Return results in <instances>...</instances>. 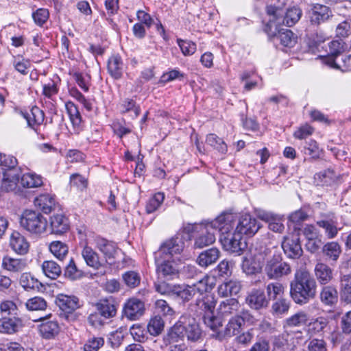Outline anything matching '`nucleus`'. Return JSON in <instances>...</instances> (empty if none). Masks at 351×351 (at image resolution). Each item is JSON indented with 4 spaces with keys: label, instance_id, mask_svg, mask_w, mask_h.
I'll use <instances>...</instances> for the list:
<instances>
[{
    "label": "nucleus",
    "instance_id": "obj_1",
    "mask_svg": "<svg viewBox=\"0 0 351 351\" xmlns=\"http://www.w3.org/2000/svg\"><path fill=\"white\" fill-rule=\"evenodd\" d=\"M317 285L310 272L304 268L298 269L290 283V295L298 304H307L316 294Z\"/></svg>",
    "mask_w": 351,
    "mask_h": 351
},
{
    "label": "nucleus",
    "instance_id": "obj_2",
    "mask_svg": "<svg viewBox=\"0 0 351 351\" xmlns=\"http://www.w3.org/2000/svg\"><path fill=\"white\" fill-rule=\"evenodd\" d=\"M201 330L195 319L184 315L170 328L163 339L166 346L178 342L186 336L189 341H197L201 337Z\"/></svg>",
    "mask_w": 351,
    "mask_h": 351
},
{
    "label": "nucleus",
    "instance_id": "obj_3",
    "mask_svg": "<svg viewBox=\"0 0 351 351\" xmlns=\"http://www.w3.org/2000/svg\"><path fill=\"white\" fill-rule=\"evenodd\" d=\"M266 10L269 16L267 30L274 35L276 34L278 26L285 24L291 27L299 21L302 14L301 10L296 7L288 9L286 13L279 5H267Z\"/></svg>",
    "mask_w": 351,
    "mask_h": 351
},
{
    "label": "nucleus",
    "instance_id": "obj_4",
    "mask_svg": "<svg viewBox=\"0 0 351 351\" xmlns=\"http://www.w3.org/2000/svg\"><path fill=\"white\" fill-rule=\"evenodd\" d=\"M214 279L205 276L197 282L192 285H178L175 298H179L184 302L189 301L197 294L202 295L213 287Z\"/></svg>",
    "mask_w": 351,
    "mask_h": 351
},
{
    "label": "nucleus",
    "instance_id": "obj_5",
    "mask_svg": "<svg viewBox=\"0 0 351 351\" xmlns=\"http://www.w3.org/2000/svg\"><path fill=\"white\" fill-rule=\"evenodd\" d=\"M264 254L265 258L268 259L265 267V272L269 279H278L291 273L289 265L281 262L279 256H271V251L269 249H265Z\"/></svg>",
    "mask_w": 351,
    "mask_h": 351
},
{
    "label": "nucleus",
    "instance_id": "obj_6",
    "mask_svg": "<svg viewBox=\"0 0 351 351\" xmlns=\"http://www.w3.org/2000/svg\"><path fill=\"white\" fill-rule=\"evenodd\" d=\"M20 224L31 233L42 234L47 229V221L40 213L27 210L23 213Z\"/></svg>",
    "mask_w": 351,
    "mask_h": 351
},
{
    "label": "nucleus",
    "instance_id": "obj_7",
    "mask_svg": "<svg viewBox=\"0 0 351 351\" xmlns=\"http://www.w3.org/2000/svg\"><path fill=\"white\" fill-rule=\"evenodd\" d=\"M316 224L324 230L325 235L328 239L335 238L341 229L339 227L335 215L330 212L322 213L316 221Z\"/></svg>",
    "mask_w": 351,
    "mask_h": 351
},
{
    "label": "nucleus",
    "instance_id": "obj_8",
    "mask_svg": "<svg viewBox=\"0 0 351 351\" xmlns=\"http://www.w3.org/2000/svg\"><path fill=\"white\" fill-rule=\"evenodd\" d=\"M156 262L157 265L156 271L159 276L171 279L178 274L180 259L160 258L156 254Z\"/></svg>",
    "mask_w": 351,
    "mask_h": 351
},
{
    "label": "nucleus",
    "instance_id": "obj_9",
    "mask_svg": "<svg viewBox=\"0 0 351 351\" xmlns=\"http://www.w3.org/2000/svg\"><path fill=\"white\" fill-rule=\"evenodd\" d=\"M260 228L261 225L257 219L250 214L245 213L239 218L234 231L241 236L252 237Z\"/></svg>",
    "mask_w": 351,
    "mask_h": 351
},
{
    "label": "nucleus",
    "instance_id": "obj_10",
    "mask_svg": "<svg viewBox=\"0 0 351 351\" xmlns=\"http://www.w3.org/2000/svg\"><path fill=\"white\" fill-rule=\"evenodd\" d=\"M242 239L243 236L234 231L233 234L221 236L220 242L226 251L240 255L246 247V243Z\"/></svg>",
    "mask_w": 351,
    "mask_h": 351
},
{
    "label": "nucleus",
    "instance_id": "obj_11",
    "mask_svg": "<svg viewBox=\"0 0 351 351\" xmlns=\"http://www.w3.org/2000/svg\"><path fill=\"white\" fill-rule=\"evenodd\" d=\"M195 228L199 232V234L195 239V247L203 248L215 241V230L211 228L208 221L196 225Z\"/></svg>",
    "mask_w": 351,
    "mask_h": 351
},
{
    "label": "nucleus",
    "instance_id": "obj_12",
    "mask_svg": "<svg viewBox=\"0 0 351 351\" xmlns=\"http://www.w3.org/2000/svg\"><path fill=\"white\" fill-rule=\"evenodd\" d=\"M80 246L81 256L87 266L95 269H98L103 266L99 254L91 247L88 240L80 242Z\"/></svg>",
    "mask_w": 351,
    "mask_h": 351
},
{
    "label": "nucleus",
    "instance_id": "obj_13",
    "mask_svg": "<svg viewBox=\"0 0 351 351\" xmlns=\"http://www.w3.org/2000/svg\"><path fill=\"white\" fill-rule=\"evenodd\" d=\"M93 241L96 247L103 254L106 263L112 265L117 253V245L100 236L94 237Z\"/></svg>",
    "mask_w": 351,
    "mask_h": 351
},
{
    "label": "nucleus",
    "instance_id": "obj_14",
    "mask_svg": "<svg viewBox=\"0 0 351 351\" xmlns=\"http://www.w3.org/2000/svg\"><path fill=\"white\" fill-rule=\"evenodd\" d=\"M208 222L211 228L221 233V236H227L234 226L235 216L232 213H223Z\"/></svg>",
    "mask_w": 351,
    "mask_h": 351
},
{
    "label": "nucleus",
    "instance_id": "obj_15",
    "mask_svg": "<svg viewBox=\"0 0 351 351\" xmlns=\"http://www.w3.org/2000/svg\"><path fill=\"white\" fill-rule=\"evenodd\" d=\"M257 217L268 223V228L277 233H282L285 230L283 216L266 210H259Z\"/></svg>",
    "mask_w": 351,
    "mask_h": 351
},
{
    "label": "nucleus",
    "instance_id": "obj_16",
    "mask_svg": "<svg viewBox=\"0 0 351 351\" xmlns=\"http://www.w3.org/2000/svg\"><path fill=\"white\" fill-rule=\"evenodd\" d=\"M184 245L181 239L178 237L173 238L165 242L157 252V255L160 258H174L173 256L180 254L183 249Z\"/></svg>",
    "mask_w": 351,
    "mask_h": 351
},
{
    "label": "nucleus",
    "instance_id": "obj_17",
    "mask_svg": "<svg viewBox=\"0 0 351 351\" xmlns=\"http://www.w3.org/2000/svg\"><path fill=\"white\" fill-rule=\"evenodd\" d=\"M144 302L138 298H132L127 300L123 306V313L130 320L139 319L145 313Z\"/></svg>",
    "mask_w": 351,
    "mask_h": 351
},
{
    "label": "nucleus",
    "instance_id": "obj_18",
    "mask_svg": "<svg viewBox=\"0 0 351 351\" xmlns=\"http://www.w3.org/2000/svg\"><path fill=\"white\" fill-rule=\"evenodd\" d=\"M282 247L285 254L291 258H299L303 252L298 235L295 234L284 238Z\"/></svg>",
    "mask_w": 351,
    "mask_h": 351
},
{
    "label": "nucleus",
    "instance_id": "obj_19",
    "mask_svg": "<svg viewBox=\"0 0 351 351\" xmlns=\"http://www.w3.org/2000/svg\"><path fill=\"white\" fill-rule=\"evenodd\" d=\"M265 259L264 251L254 254L251 258H245L242 263V269L247 275L260 273Z\"/></svg>",
    "mask_w": 351,
    "mask_h": 351
},
{
    "label": "nucleus",
    "instance_id": "obj_20",
    "mask_svg": "<svg viewBox=\"0 0 351 351\" xmlns=\"http://www.w3.org/2000/svg\"><path fill=\"white\" fill-rule=\"evenodd\" d=\"M245 302L251 308L260 310L268 306L269 300L267 299L263 290L252 289L247 293Z\"/></svg>",
    "mask_w": 351,
    "mask_h": 351
},
{
    "label": "nucleus",
    "instance_id": "obj_21",
    "mask_svg": "<svg viewBox=\"0 0 351 351\" xmlns=\"http://www.w3.org/2000/svg\"><path fill=\"white\" fill-rule=\"evenodd\" d=\"M56 302L62 311L67 313H73L82 306L76 296L64 294L58 295Z\"/></svg>",
    "mask_w": 351,
    "mask_h": 351
},
{
    "label": "nucleus",
    "instance_id": "obj_22",
    "mask_svg": "<svg viewBox=\"0 0 351 351\" xmlns=\"http://www.w3.org/2000/svg\"><path fill=\"white\" fill-rule=\"evenodd\" d=\"M332 16L329 7L322 4H314L310 12V20L312 24L319 25L327 21Z\"/></svg>",
    "mask_w": 351,
    "mask_h": 351
},
{
    "label": "nucleus",
    "instance_id": "obj_23",
    "mask_svg": "<svg viewBox=\"0 0 351 351\" xmlns=\"http://www.w3.org/2000/svg\"><path fill=\"white\" fill-rule=\"evenodd\" d=\"M10 245L14 252L20 255L27 254L29 249V243L17 231L13 232L10 235Z\"/></svg>",
    "mask_w": 351,
    "mask_h": 351
},
{
    "label": "nucleus",
    "instance_id": "obj_24",
    "mask_svg": "<svg viewBox=\"0 0 351 351\" xmlns=\"http://www.w3.org/2000/svg\"><path fill=\"white\" fill-rule=\"evenodd\" d=\"M241 282L231 279L223 282L217 288L218 295L221 298H228L237 295L241 290Z\"/></svg>",
    "mask_w": 351,
    "mask_h": 351
},
{
    "label": "nucleus",
    "instance_id": "obj_25",
    "mask_svg": "<svg viewBox=\"0 0 351 351\" xmlns=\"http://www.w3.org/2000/svg\"><path fill=\"white\" fill-rule=\"evenodd\" d=\"M315 276L321 285L329 283L333 278V269L326 263L319 261L314 269Z\"/></svg>",
    "mask_w": 351,
    "mask_h": 351
},
{
    "label": "nucleus",
    "instance_id": "obj_26",
    "mask_svg": "<svg viewBox=\"0 0 351 351\" xmlns=\"http://www.w3.org/2000/svg\"><path fill=\"white\" fill-rule=\"evenodd\" d=\"M2 266L4 269L8 271L19 273L26 269L27 262L25 258H18L6 256L3 258Z\"/></svg>",
    "mask_w": 351,
    "mask_h": 351
},
{
    "label": "nucleus",
    "instance_id": "obj_27",
    "mask_svg": "<svg viewBox=\"0 0 351 351\" xmlns=\"http://www.w3.org/2000/svg\"><path fill=\"white\" fill-rule=\"evenodd\" d=\"M216 305V300L213 295L206 294L202 299H197L195 306L198 308L195 310L197 314H208L213 313Z\"/></svg>",
    "mask_w": 351,
    "mask_h": 351
},
{
    "label": "nucleus",
    "instance_id": "obj_28",
    "mask_svg": "<svg viewBox=\"0 0 351 351\" xmlns=\"http://www.w3.org/2000/svg\"><path fill=\"white\" fill-rule=\"evenodd\" d=\"M21 114L27 121L28 126L35 131H36V127L41 125L44 121V112L37 106H34L29 112H21Z\"/></svg>",
    "mask_w": 351,
    "mask_h": 351
},
{
    "label": "nucleus",
    "instance_id": "obj_29",
    "mask_svg": "<svg viewBox=\"0 0 351 351\" xmlns=\"http://www.w3.org/2000/svg\"><path fill=\"white\" fill-rule=\"evenodd\" d=\"M42 322L39 326V332L45 339H51L59 332V325L55 320H48L45 317L40 319Z\"/></svg>",
    "mask_w": 351,
    "mask_h": 351
},
{
    "label": "nucleus",
    "instance_id": "obj_30",
    "mask_svg": "<svg viewBox=\"0 0 351 351\" xmlns=\"http://www.w3.org/2000/svg\"><path fill=\"white\" fill-rule=\"evenodd\" d=\"M242 326L240 319L236 315L233 316L229 319L224 330L217 333V338L223 339L233 337L240 332Z\"/></svg>",
    "mask_w": 351,
    "mask_h": 351
},
{
    "label": "nucleus",
    "instance_id": "obj_31",
    "mask_svg": "<svg viewBox=\"0 0 351 351\" xmlns=\"http://www.w3.org/2000/svg\"><path fill=\"white\" fill-rule=\"evenodd\" d=\"M50 225L52 232L57 234H63L69 228V219L62 213L53 215L51 217Z\"/></svg>",
    "mask_w": 351,
    "mask_h": 351
},
{
    "label": "nucleus",
    "instance_id": "obj_32",
    "mask_svg": "<svg viewBox=\"0 0 351 351\" xmlns=\"http://www.w3.org/2000/svg\"><path fill=\"white\" fill-rule=\"evenodd\" d=\"M219 256V250L216 247H212L200 253L197 258V263L199 266L206 267L214 264Z\"/></svg>",
    "mask_w": 351,
    "mask_h": 351
},
{
    "label": "nucleus",
    "instance_id": "obj_33",
    "mask_svg": "<svg viewBox=\"0 0 351 351\" xmlns=\"http://www.w3.org/2000/svg\"><path fill=\"white\" fill-rule=\"evenodd\" d=\"M320 59L330 68L339 69L343 72L351 71V55L342 58L341 63L339 62L337 59H332L330 57H320Z\"/></svg>",
    "mask_w": 351,
    "mask_h": 351
},
{
    "label": "nucleus",
    "instance_id": "obj_34",
    "mask_svg": "<svg viewBox=\"0 0 351 351\" xmlns=\"http://www.w3.org/2000/svg\"><path fill=\"white\" fill-rule=\"evenodd\" d=\"M269 35L277 37L280 43L285 47H293L297 42V36L289 29L280 28L278 26L276 34H271L267 30Z\"/></svg>",
    "mask_w": 351,
    "mask_h": 351
},
{
    "label": "nucleus",
    "instance_id": "obj_35",
    "mask_svg": "<svg viewBox=\"0 0 351 351\" xmlns=\"http://www.w3.org/2000/svg\"><path fill=\"white\" fill-rule=\"evenodd\" d=\"M34 204L43 213L47 214L51 213L55 207L56 201L51 195L42 194L35 199Z\"/></svg>",
    "mask_w": 351,
    "mask_h": 351
},
{
    "label": "nucleus",
    "instance_id": "obj_36",
    "mask_svg": "<svg viewBox=\"0 0 351 351\" xmlns=\"http://www.w3.org/2000/svg\"><path fill=\"white\" fill-rule=\"evenodd\" d=\"M108 70L114 78L119 79L121 77L123 71V63L120 56L113 55L109 58Z\"/></svg>",
    "mask_w": 351,
    "mask_h": 351
},
{
    "label": "nucleus",
    "instance_id": "obj_37",
    "mask_svg": "<svg viewBox=\"0 0 351 351\" xmlns=\"http://www.w3.org/2000/svg\"><path fill=\"white\" fill-rule=\"evenodd\" d=\"M19 177L15 170H8L3 172V178L1 182V189L5 191H11L15 189Z\"/></svg>",
    "mask_w": 351,
    "mask_h": 351
},
{
    "label": "nucleus",
    "instance_id": "obj_38",
    "mask_svg": "<svg viewBox=\"0 0 351 351\" xmlns=\"http://www.w3.org/2000/svg\"><path fill=\"white\" fill-rule=\"evenodd\" d=\"M328 324V320L324 317L313 319L308 324L307 332L310 336L322 335Z\"/></svg>",
    "mask_w": 351,
    "mask_h": 351
},
{
    "label": "nucleus",
    "instance_id": "obj_39",
    "mask_svg": "<svg viewBox=\"0 0 351 351\" xmlns=\"http://www.w3.org/2000/svg\"><path fill=\"white\" fill-rule=\"evenodd\" d=\"M240 307L238 300L235 298L227 299L222 301L218 308V313L221 316H228L235 313Z\"/></svg>",
    "mask_w": 351,
    "mask_h": 351
},
{
    "label": "nucleus",
    "instance_id": "obj_40",
    "mask_svg": "<svg viewBox=\"0 0 351 351\" xmlns=\"http://www.w3.org/2000/svg\"><path fill=\"white\" fill-rule=\"evenodd\" d=\"M41 267L44 274L51 279H56L62 273L60 266L53 261H44Z\"/></svg>",
    "mask_w": 351,
    "mask_h": 351
},
{
    "label": "nucleus",
    "instance_id": "obj_41",
    "mask_svg": "<svg viewBox=\"0 0 351 351\" xmlns=\"http://www.w3.org/2000/svg\"><path fill=\"white\" fill-rule=\"evenodd\" d=\"M322 252L329 260L337 261L341 253V248L338 243L331 241L323 246Z\"/></svg>",
    "mask_w": 351,
    "mask_h": 351
},
{
    "label": "nucleus",
    "instance_id": "obj_42",
    "mask_svg": "<svg viewBox=\"0 0 351 351\" xmlns=\"http://www.w3.org/2000/svg\"><path fill=\"white\" fill-rule=\"evenodd\" d=\"M338 294L336 289L327 286L322 289L320 293L321 301L326 305L331 306L337 302Z\"/></svg>",
    "mask_w": 351,
    "mask_h": 351
},
{
    "label": "nucleus",
    "instance_id": "obj_43",
    "mask_svg": "<svg viewBox=\"0 0 351 351\" xmlns=\"http://www.w3.org/2000/svg\"><path fill=\"white\" fill-rule=\"evenodd\" d=\"M23 187L36 188L43 185V178L34 173H27L23 175L21 180Z\"/></svg>",
    "mask_w": 351,
    "mask_h": 351
},
{
    "label": "nucleus",
    "instance_id": "obj_44",
    "mask_svg": "<svg viewBox=\"0 0 351 351\" xmlns=\"http://www.w3.org/2000/svg\"><path fill=\"white\" fill-rule=\"evenodd\" d=\"M19 320L15 317L0 319V332L5 334H12L19 329Z\"/></svg>",
    "mask_w": 351,
    "mask_h": 351
},
{
    "label": "nucleus",
    "instance_id": "obj_45",
    "mask_svg": "<svg viewBox=\"0 0 351 351\" xmlns=\"http://www.w3.org/2000/svg\"><path fill=\"white\" fill-rule=\"evenodd\" d=\"M341 300L345 302L351 300V274L342 275L340 278Z\"/></svg>",
    "mask_w": 351,
    "mask_h": 351
},
{
    "label": "nucleus",
    "instance_id": "obj_46",
    "mask_svg": "<svg viewBox=\"0 0 351 351\" xmlns=\"http://www.w3.org/2000/svg\"><path fill=\"white\" fill-rule=\"evenodd\" d=\"M49 248L52 254L60 261L63 260L69 252L67 245L59 241L51 242Z\"/></svg>",
    "mask_w": 351,
    "mask_h": 351
},
{
    "label": "nucleus",
    "instance_id": "obj_47",
    "mask_svg": "<svg viewBox=\"0 0 351 351\" xmlns=\"http://www.w3.org/2000/svg\"><path fill=\"white\" fill-rule=\"evenodd\" d=\"M96 308L100 315L105 319L112 317L116 314V308L108 300H101L96 304Z\"/></svg>",
    "mask_w": 351,
    "mask_h": 351
},
{
    "label": "nucleus",
    "instance_id": "obj_48",
    "mask_svg": "<svg viewBox=\"0 0 351 351\" xmlns=\"http://www.w3.org/2000/svg\"><path fill=\"white\" fill-rule=\"evenodd\" d=\"M165 322L161 317L156 315L151 318L147 328L148 332L153 336L159 335L164 330Z\"/></svg>",
    "mask_w": 351,
    "mask_h": 351
},
{
    "label": "nucleus",
    "instance_id": "obj_49",
    "mask_svg": "<svg viewBox=\"0 0 351 351\" xmlns=\"http://www.w3.org/2000/svg\"><path fill=\"white\" fill-rule=\"evenodd\" d=\"M304 234L306 238L308 240L306 244L307 247L311 250V252H315L318 249V245H315V239L318 237V230L313 225H307L303 230Z\"/></svg>",
    "mask_w": 351,
    "mask_h": 351
},
{
    "label": "nucleus",
    "instance_id": "obj_50",
    "mask_svg": "<svg viewBox=\"0 0 351 351\" xmlns=\"http://www.w3.org/2000/svg\"><path fill=\"white\" fill-rule=\"evenodd\" d=\"M329 54L326 57H330L332 59L336 58L347 50L348 46L341 40H334L329 43Z\"/></svg>",
    "mask_w": 351,
    "mask_h": 351
},
{
    "label": "nucleus",
    "instance_id": "obj_51",
    "mask_svg": "<svg viewBox=\"0 0 351 351\" xmlns=\"http://www.w3.org/2000/svg\"><path fill=\"white\" fill-rule=\"evenodd\" d=\"M206 142L208 145L221 154H226L228 151L227 145L223 140L215 134H208Z\"/></svg>",
    "mask_w": 351,
    "mask_h": 351
},
{
    "label": "nucleus",
    "instance_id": "obj_52",
    "mask_svg": "<svg viewBox=\"0 0 351 351\" xmlns=\"http://www.w3.org/2000/svg\"><path fill=\"white\" fill-rule=\"evenodd\" d=\"M337 176L331 169L324 170L315 176V180L317 184L329 185L335 182Z\"/></svg>",
    "mask_w": 351,
    "mask_h": 351
},
{
    "label": "nucleus",
    "instance_id": "obj_53",
    "mask_svg": "<svg viewBox=\"0 0 351 351\" xmlns=\"http://www.w3.org/2000/svg\"><path fill=\"white\" fill-rule=\"evenodd\" d=\"M308 320V315L304 311H299L286 319L288 326H300L306 324Z\"/></svg>",
    "mask_w": 351,
    "mask_h": 351
},
{
    "label": "nucleus",
    "instance_id": "obj_54",
    "mask_svg": "<svg viewBox=\"0 0 351 351\" xmlns=\"http://www.w3.org/2000/svg\"><path fill=\"white\" fill-rule=\"evenodd\" d=\"M70 120L74 126H79L82 122V117L77 106L71 101L65 104Z\"/></svg>",
    "mask_w": 351,
    "mask_h": 351
},
{
    "label": "nucleus",
    "instance_id": "obj_55",
    "mask_svg": "<svg viewBox=\"0 0 351 351\" xmlns=\"http://www.w3.org/2000/svg\"><path fill=\"white\" fill-rule=\"evenodd\" d=\"M304 154L308 155L313 159H317L322 154V149L319 147L317 143L313 139L306 142L304 147Z\"/></svg>",
    "mask_w": 351,
    "mask_h": 351
},
{
    "label": "nucleus",
    "instance_id": "obj_56",
    "mask_svg": "<svg viewBox=\"0 0 351 351\" xmlns=\"http://www.w3.org/2000/svg\"><path fill=\"white\" fill-rule=\"evenodd\" d=\"M165 199V195L162 193H157L151 197L146 204V212L152 213L156 211L162 204Z\"/></svg>",
    "mask_w": 351,
    "mask_h": 351
},
{
    "label": "nucleus",
    "instance_id": "obj_57",
    "mask_svg": "<svg viewBox=\"0 0 351 351\" xmlns=\"http://www.w3.org/2000/svg\"><path fill=\"white\" fill-rule=\"evenodd\" d=\"M40 284L29 273H23L20 277V285L26 290L38 288Z\"/></svg>",
    "mask_w": 351,
    "mask_h": 351
},
{
    "label": "nucleus",
    "instance_id": "obj_58",
    "mask_svg": "<svg viewBox=\"0 0 351 351\" xmlns=\"http://www.w3.org/2000/svg\"><path fill=\"white\" fill-rule=\"evenodd\" d=\"M178 285H173L167 283L165 282H161L155 284V288L157 292L162 295H167L175 298Z\"/></svg>",
    "mask_w": 351,
    "mask_h": 351
},
{
    "label": "nucleus",
    "instance_id": "obj_59",
    "mask_svg": "<svg viewBox=\"0 0 351 351\" xmlns=\"http://www.w3.org/2000/svg\"><path fill=\"white\" fill-rule=\"evenodd\" d=\"M25 306L29 311H43L47 308V302L44 298L36 296L27 300Z\"/></svg>",
    "mask_w": 351,
    "mask_h": 351
},
{
    "label": "nucleus",
    "instance_id": "obj_60",
    "mask_svg": "<svg viewBox=\"0 0 351 351\" xmlns=\"http://www.w3.org/2000/svg\"><path fill=\"white\" fill-rule=\"evenodd\" d=\"M104 344V339L99 337H89L84 345V351H98Z\"/></svg>",
    "mask_w": 351,
    "mask_h": 351
},
{
    "label": "nucleus",
    "instance_id": "obj_61",
    "mask_svg": "<svg viewBox=\"0 0 351 351\" xmlns=\"http://www.w3.org/2000/svg\"><path fill=\"white\" fill-rule=\"evenodd\" d=\"M266 290L268 297L275 300L278 296H281L284 293L285 288L280 282H271L268 284Z\"/></svg>",
    "mask_w": 351,
    "mask_h": 351
},
{
    "label": "nucleus",
    "instance_id": "obj_62",
    "mask_svg": "<svg viewBox=\"0 0 351 351\" xmlns=\"http://www.w3.org/2000/svg\"><path fill=\"white\" fill-rule=\"evenodd\" d=\"M65 276L72 280H77L83 276L82 271L80 270L73 259H71L65 269Z\"/></svg>",
    "mask_w": 351,
    "mask_h": 351
},
{
    "label": "nucleus",
    "instance_id": "obj_63",
    "mask_svg": "<svg viewBox=\"0 0 351 351\" xmlns=\"http://www.w3.org/2000/svg\"><path fill=\"white\" fill-rule=\"evenodd\" d=\"M177 43L184 56H191L196 51V44L192 41L178 39Z\"/></svg>",
    "mask_w": 351,
    "mask_h": 351
},
{
    "label": "nucleus",
    "instance_id": "obj_64",
    "mask_svg": "<svg viewBox=\"0 0 351 351\" xmlns=\"http://www.w3.org/2000/svg\"><path fill=\"white\" fill-rule=\"evenodd\" d=\"M308 351H327V343L323 339L313 338L307 342Z\"/></svg>",
    "mask_w": 351,
    "mask_h": 351
}]
</instances>
